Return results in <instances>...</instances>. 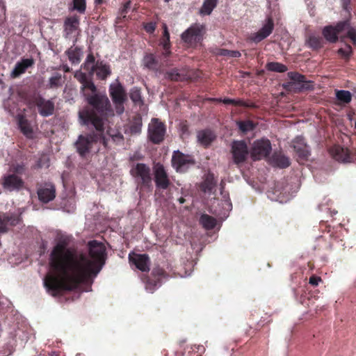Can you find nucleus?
I'll use <instances>...</instances> for the list:
<instances>
[{"instance_id":"obj_1","label":"nucleus","mask_w":356,"mask_h":356,"mask_svg":"<svg viewBox=\"0 0 356 356\" xmlns=\"http://www.w3.org/2000/svg\"><path fill=\"white\" fill-rule=\"evenodd\" d=\"M69 244L68 237L60 238L49 255L50 270L44 279V286L54 297L89 282L100 272L106 259V247L102 243L95 240L88 243L91 259Z\"/></svg>"},{"instance_id":"obj_2","label":"nucleus","mask_w":356,"mask_h":356,"mask_svg":"<svg viewBox=\"0 0 356 356\" xmlns=\"http://www.w3.org/2000/svg\"><path fill=\"white\" fill-rule=\"evenodd\" d=\"M87 96L86 100L91 107H86L79 111L80 123L84 126L92 125L96 131L106 129L104 120L107 118L108 112L111 111L108 98L100 94Z\"/></svg>"},{"instance_id":"obj_3","label":"nucleus","mask_w":356,"mask_h":356,"mask_svg":"<svg viewBox=\"0 0 356 356\" xmlns=\"http://www.w3.org/2000/svg\"><path fill=\"white\" fill-rule=\"evenodd\" d=\"M104 129L102 131H92L86 134L78 136L74 143L77 153L82 158L86 157L91 152L94 144L100 142L104 148H108V139L106 137Z\"/></svg>"},{"instance_id":"obj_4","label":"nucleus","mask_w":356,"mask_h":356,"mask_svg":"<svg viewBox=\"0 0 356 356\" xmlns=\"http://www.w3.org/2000/svg\"><path fill=\"white\" fill-rule=\"evenodd\" d=\"M205 33V26L195 23L181 33V39L188 47H195L203 40Z\"/></svg>"},{"instance_id":"obj_5","label":"nucleus","mask_w":356,"mask_h":356,"mask_svg":"<svg viewBox=\"0 0 356 356\" xmlns=\"http://www.w3.org/2000/svg\"><path fill=\"white\" fill-rule=\"evenodd\" d=\"M130 174L140 187L149 188L152 185L151 169L147 165L142 163L134 165L130 170Z\"/></svg>"},{"instance_id":"obj_6","label":"nucleus","mask_w":356,"mask_h":356,"mask_svg":"<svg viewBox=\"0 0 356 356\" xmlns=\"http://www.w3.org/2000/svg\"><path fill=\"white\" fill-rule=\"evenodd\" d=\"M171 163L172 168L177 172H186L188 168L195 165L193 156L185 154L179 150L174 151L172 156Z\"/></svg>"},{"instance_id":"obj_7","label":"nucleus","mask_w":356,"mask_h":356,"mask_svg":"<svg viewBox=\"0 0 356 356\" xmlns=\"http://www.w3.org/2000/svg\"><path fill=\"white\" fill-rule=\"evenodd\" d=\"M289 81L283 83V88L289 92H298L309 88V81H306L305 76L296 72H288Z\"/></svg>"},{"instance_id":"obj_8","label":"nucleus","mask_w":356,"mask_h":356,"mask_svg":"<svg viewBox=\"0 0 356 356\" xmlns=\"http://www.w3.org/2000/svg\"><path fill=\"white\" fill-rule=\"evenodd\" d=\"M166 129L158 118H152L147 130L148 139L154 144H160L164 140Z\"/></svg>"},{"instance_id":"obj_9","label":"nucleus","mask_w":356,"mask_h":356,"mask_svg":"<svg viewBox=\"0 0 356 356\" xmlns=\"http://www.w3.org/2000/svg\"><path fill=\"white\" fill-rule=\"evenodd\" d=\"M231 153L234 163L241 164L246 161L249 153L248 145L245 140H234L231 145Z\"/></svg>"},{"instance_id":"obj_10","label":"nucleus","mask_w":356,"mask_h":356,"mask_svg":"<svg viewBox=\"0 0 356 356\" xmlns=\"http://www.w3.org/2000/svg\"><path fill=\"white\" fill-rule=\"evenodd\" d=\"M272 149L271 144L268 139L257 140L254 142L250 149V156L253 161L261 160L267 157Z\"/></svg>"},{"instance_id":"obj_11","label":"nucleus","mask_w":356,"mask_h":356,"mask_svg":"<svg viewBox=\"0 0 356 356\" xmlns=\"http://www.w3.org/2000/svg\"><path fill=\"white\" fill-rule=\"evenodd\" d=\"M74 78L81 84V92L85 99H87V95L90 96L97 94V88L91 76L89 78L86 73L77 71L74 74Z\"/></svg>"},{"instance_id":"obj_12","label":"nucleus","mask_w":356,"mask_h":356,"mask_svg":"<svg viewBox=\"0 0 356 356\" xmlns=\"http://www.w3.org/2000/svg\"><path fill=\"white\" fill-rule=\"evenodd\" d=\"M154 180L159 189L165 190L171 184L167 171L163 165L159 163L154 166Z\"/></svg>"},{"instance_id":"obj_13","label":"nucleus","mask_w":356,"mask_h":356,"mask_svg":"<svg viewBox=\"0 0 356 356\" xmlns=\"http://www.w3.org/2000/svg\"><path fill=\"white\" fill-rule=\"evenodd\" d=\"M37 194L41 202L49 203L56 197L55 185L49 181L38 184Z\"/></svg>"},{"instance_id":"obj_14","label":"nucleus","mask_w":356,"mask_h":356,"mask_svg":"<svg viewBox=\"0 0 356 356\" xmlns=\"http://www.w3.org/2000/svg\"><path fill=\"white\" fill-rule=\"evenodd\" d=\"M1 185L5 191H19L24 187V181L16 174H8L2 177Z\"/></svg>"},{"instance_id":"obj_15","label":"nucleus","mask_w":356,"mask_h":356,"mask_svg":"<svg viewBox=\"0 0 356 356\" xmlns=\"http://www.w3.org/2000/svg\"><path fill=\"white\" fill-rule=\"evenodd\" d=\"M80 19L77 15H72L65 18L64 21L63 36L66 39L74 38V44L76 42V32L79 30Z\"/></svg>"},{"instance_id":"obj_16","label":"nucleus","mask_w":356,"mask_h":356,"mask_svg":"<svg viewBox=\"0 0 356 356\" xmlns=\"http://www.w3.org/2000/svg\"><path fill=\"white\" fill-rule=\"evenodd\" d=\"M350 24L348 22H341L338 23L336 26H327L323 29V35L327 40L331 42H335L337 40L338 35L342 33L348 35V30Z\"/></svg>"},{"instance_id":"obj_17","label":"nucleus","mask_w":356,"mask_h":356,"mask_svg":"<svg viewBox=\"0 0 356 356\" xmlns=\"http://www.w3.org/2000/svg\"><path fill=\"white\" fill-rule=\"evenodd\" d=\"M32 103L37 107L39 114L42 117H48L54 114L55 105L49 99H45L40 95L35 96Z\"/></svg>"},{"instance_id":"obj_18","label":"nucleus","mask_w":356,"mask_h":356,"mask_svg":"<svg viewBox=\"0 0 356 356\" xmlns=\"http://www.w3.org/2000/svg\"><path fill=\"white\" fill-rule=\"evenodd\" d=\"M273 19L271 17H268L263 26L257 33H251L248 39V40L257 44L268 37L273 33Z\"/></svg>"},{"instance_id":"obj_19","label":"nucleus","mask_w":356,"mask_h":356,"mask_svg":"<svg viewBox=\"0 0 356 356\" xmlns=\"http://www.w3.org/2000/svg\"><path fill=\"white\" fill-rule=\"evenodd\" d=\"M129 259L140 270L143 272H148L149 270L150 259L147 254H134L132 256L129 254Z\"/></svg>"},{"instance_id":"obj_20","label":"nucleus","mask_w":356,"mask_h":356,"mask_svg":"<svg viewBox=\"0 0 356 356\" xmlns=\"http://www.w3.org/2000/svg\"><path fill=\"white\" fill-rule=\"evenodd\" d=\"M293 147L300 161H305L309 155V147L306 145L305 139L297 137L293 141Z\"/></svg>"},{"instance_id":"obj_21","label":"nucleus","mask_w":356,"mask_h":356,"mask_svg":"<svg viewBox=\"0 0 356 356\" xmlns=\"http://www.w3.org/2000/svg\"><path fill=\"white\" fill-rule=\"evenodd\" d=\"M34 64L35 60L33 58H22L20 61L15 64L11 72L12 77L16 78L19 76L21 74L25 73L28 68L33 67Z\"/></svg>"},{"instance_id":"obj_22","label":"nucleus","mask_w":356,"mask_h":356,"mask_svg":"<svg viewBox=\"0 0 356 356\" xmlns=\"http://www.w3.org/2000/svg\"><path fill=\"white\" fill-rule=\"evenodd\" d=\"M109 92L113 103H124L126 92L120 83L111 85Z\"/></svg>"},{"instance_id":"obj_23","label":"nucleus","mask_w":356,"mask_h":356,"mask_svg":"<svg viewBox=\"0 0 356 356\" xmlns=\"http://www.w3.org/2000/svg\"><path fill=\"white\" fill-rule=\"evenodd\" d=\"M330 154L335 160L340 162H349L350 156L347 149L334 145L330 149Z\"/></svg>"},{"instance_id":"obj_24","label":"nucleus","mask_w":356,"mask_h":356,"mask_svg":"<svg viewBox=\"0 0 356 356\" xmlns=\"http://www.w3.org/2000/svg\"><path fill=\"white\" fill-rule=\"evenodd\" d=\"M270 163L280 168H286L290 165L289 159L281 152H275L270 159Z\"/></svg>"},{"instance_id":"obj_25","label":"nucleus","mask_w":356,"mask_h":356,"mask_svg":"<svg viewBox=\"0 0 356 356\" xmlns=\"http://www.w3.org/2000/svg\"><path fill=\"white\" fill-rule=\"evenodd\" d=\"M96 76L101 80H105L111 75V70L109 65L105 63L103 60H97L95 65Z\"/></svg>"},{"instance_id":"obj_26","label":"nucleus","mask_w":356,"mask_h":356,"mask_svg":"<svg viewBox=\"0 0 356 356\" xmlns=\"http://www.w3.org/2000/svg\"><path fill=\"white\" fill-rule=\"evenodd\" d=\"M18 125L22 133L28 138H33V131L29 120L23 115L18 117Z\"/></svg>"},{"instance_id":"obj_27","label":"nucleus","mask_w":356,"mask_h":356,"mask_svg":"<svg viewBox=\"0 0 356 356\" xmlns=\"http://www.w3.org/2000/svg\"><path fill=\"white\" fill-rule=\"evenodd\" d=\"M72 64H79L81 60L82 50L79 47H71L65 51Z\"/></svg>"},{"instance_id":"obj_28","label":"nucleus","mask_w":356,"mask_h":356,"mask_svg":"<svg viewBox=\"0 0 356 356\" xmlns=\"http://www.w3.org/2000/svg\"><path fill=\"white\" fill-rule=\"evenodd\" d=\"M214 134L210 130H202L197 133L198 141L204 146H209L215 139Z\"/></svg>"},{"instance_id":"obj_29","label":"nucleus","mask_w":356,"mask_h":356,"mask_svg":"<svg viewBox=\"0 0 356 356\" xmlns=\"http://www.w3.org/2000/svg\"><path fill=\"white\" fill-rule=\"evenodd\" d=\"M144 66L153 71H157L159 67V60L153 54H147L143 60Z\"/></svg>"},{"instance_id":"obj_30","label":"nucleus","mask_w":356,"mask_h":356,"mask_svg":"<svg viewBox=\"0 0 356 356\" xmlns=\"http://www.w3.org/2000/svg\"><path fill=\"white\" fill-rule=\"evenodd\" d=\"M220 102H222L225 104H232L234 106H243L245 108H254L257 107L254 103L248 102L241 99H230V98H224V99H221Z\"/></svg>"},{"instance_id":"obj_31","label":"nucleus","mask_w":356,"mask_h":356,"mask_svg":"<svg viewBox=\"0 0 356 356\" xmlns=\"http://www.w3.org/2000/svg\"><path fill=\"white\" fill-rule=\"evenodd\" d=\"M143 280L145 284V289L151 293H153L156 289L161 285L159 277L155 278L152 275L144 277Z\"/></svg>"},{"instance_id":"obj_32","label":"nucleus","mask_w":356,"mask_h":356,"mask_svg":"<svg viewBox=\"0 0 356 356\" xmlns=\"http://www.w3.org/2000/svg\"><path fill=\"white\" fill-rule=\"evenodd\" d=\"M64 81L65 78L63 77L62 74L56 72L49 78L47 87L51 89L60 88L63 86Z\"/></svg>"},{"instance_id":"obj_33","label":"nucleus","mask_w":356,"mask_h":356,"mask_svg":"<svg viewBox=\"0 0 356 356\" xmlns=\"http://www.w3.org/2000/svg\"><path fill=\"white\" fill-rule=\"evenodd\" d=\"M200 222L204 228L208 230L213 229L216 225V220L213 217L205 213L200 216Z\"/></svg>"},{"instance_id":"obj_34","label":"nucleus","mask_w":356,"mask_h":356,"mask_svg":"<svg viewBox=\"0 0 356 356\" xmlns=\"http://www.w3.org/2000/svg\"><path fill=\"white\" fill-rule=\"evenodd\" d=\"M218 0H204L200 8V14L203 15H209L213 10L216 7Z\"/></svg>"},{"instance_id":"obj_35","label":"nucleus","mask_w":356,"mask_h":356,"mask_svg":"<svg viewBox=\"0 0 356 356\" xmlns=\"http://www.w3.org/2000/svg\"><path fill=\"white\" fill-rule=\"evenodd\" d=\"M163 35L161 38V44L165 51H168L171 47L170 41V33L168 31V26L163 23L162 25Z\"/></svg>"},{"instance_id":"obj_36","label":"nucleus","mask_w":356,"mask_h":356,"mask_svg":"<svg viewBox=\"0 0 356 356\" xmlns=\"http://www.w3.org/2000/svg\"><path fill=\"white\" fill-rule=\"evenodd\" d=\"M106 137L109 140V138L116 144H119L124 140V137L120 131L115 132L111 127H108L104 131Z\"/></svg>"},{"instance_id":"obj_37","label":"nucleus","mask_w":356,"mask_h":356,"mask_svg":"<svg viewBox=\"0 0 356 356\" xmlns=\"http://www.w3.org/2000/svg\"><path fill=\"white\" fill-rule=\"evenodd\" d=\"M267 70L275 72H285L288 70L287 67L278 62H269L266 65Z\"/></svg>"},{"instance_id":"obj_38","label":"nucleus","mask_w":356,"mask_h":356,"mask_svg":"<svg viewBox=\"0 0 356 356\" xmlns=\"http://www.w3.org/2000/svg\"><path fill=\"white\" fill-rule=\"evenodd\" d=\"M336 98L339 102L343 104L349 103L352 99L351 93L348 90H339L335 92Z\"/></svg>"},{"instance_id":"obj_39","label":"nucleus","mask_w":356,"mask_h":356,"mask_svg":"<svg viewBox=\"0 0 356 356\" xmlns=\"http://www.w3.org/2000/svg\"><path fill=\"white\" fill-rule=\"evenodd\" d=\"M238 129L243 133H247L250 131H252L255 128V124L251 120H240L236 122Z\"/></svg>"},{"instance_id":"obj_40","label":"nucleus","mask_w":356,"mask_h":356,"mask_svg":"<svg viewBox=\"0 0 356 356\" xmlns=\"http://www.w3.org/2000/svg\"><path fill=\"white\" fill-rule=\"evenodd\" d=\"M86 9V0H73L72 7H70V10H76L80 14H83Z\"/></svg>"},{"instance_id":"obj_41","label":"nucleus","mask_w":356,"mask_h":356,"mask_svg":"<svg viewBox=\"0 0 356 356\" xmlns=\"http://www.w3.org/2000/svg\"><path fill=\"white\" fill-rule=\"evenodd\" d=\"M130 98L134 104H142L143 103L141 90L137 87H134L131 90Z\"/></svg>"},{"instance_id":"obj_42","label":"nucleus","mask_w":356,"mask_h":356,"mask_svg":"<svg viewBox=\"0 0 356 356\" xmlns=\"http://www.w3.org/2000/svg\"><path fill=\"white\" fill-rule=\"evenodd\" d=\"M142 119L140 117L135 118L133 122L130 126V131L131 134H139L141 131Z\"/></svg>"},{"instance_id":"obj_43","label":"nucleus","mask_w":356,"mask_h":356,"mask_svg":"<svg viewBox=\"0 0 356 356\" xmlns=\"http://www.w3.org/2000/svg\"><path fill=\"white\" fill-rule=\"evenodd\" d=\"M166 77L172 81H181L184 79V75L179 72L177 69H172L166 73Z\"/></svg>"},{"instance_id":"obj_44","label":"nucleus","mask_w":356,"mask_h":356,"mask_svg":"<svg viewBox=\"0 0 356 356\" xmlns=\"http://www.w3.org/2000/svg\"><path fill=\"white\" fill-rule=\"evenodd\" d=\"M218 55L222 56H228L232 58H239L241 54L238 51L228 50L226 49H220L218 53Z\"/></svg>"},{"instance_id":"obj_45","label":"nucleus","mask_w":356,"mask_h":356,"mask_svg":"<svg viewBox=\"0 0 356 356\" xmlns=\"http://www.w3.org/2000/svg\"><path fill=\"white\" fill-rule=\"evenodd\" d=\"M26 170V168L24 163L13 164L11 167V174H16L17 176H20L24 174Z\"/></svg>"},{"instance_id":"obj_46","label":"nucleus","mask_w":356,"mask_h":356,"mask_svg":"<svg viewBox=\"0 0 356 356\" xmlns=\"http://www.w3.org/2000/svg\"><path fill=\"white\" fill-rule=\"evenodd\" d=\"M49 159L47 156H42L36 161L35 165H33L32 168L33 170H38L42 168L43 167H49Z\"/></svg>"},{"instance_id":"obj_47","label":"nucleus","mask_w":356,"mask_h":356,"mask_svg":"<svg viewBox=\"0 0 356 356\" xmlns=\"http://www.w3.org/2000/svg\"><path fill=\"white\" fill-rule=\"evenodd\" d=\"M151 275L155 278L159 277V281H161V279L166 277L167 273L162 268L158 266L152 269Z\"/></svg>"},{"instance_id":"obj_48","label":"nucleus","mask_w":356,"mask_h":356,"mask_svg":"<svg viewBox=\"0 0 356 356\" xmlns=\"http://www.w3.org/2000/svg\"><path fill=\"white\" fill-rule=\"evenodd\" d=\"M352 53V48L349 44H345L338 50V54L344 58H348Z\"/></svg>"},{"instance_id":"obj_49","label":"nucleus","mask_w":356,"mask_h":356,"mask_svg":"<svg viewBox=\"0 0 356 356\" xmlns=\"http://www.w3.org/2000/svg\"><path fill=\"white\" fill-rule=\"evenodd\" d=\"M156 22H147V23H145L143 24V28L145 29V31L149 33V34H152L156 29Z\"/></svg>"},{"instance_id":"obj_50","label":"nucleus","mask_w":356,"mask_h":356,"mask_svg":"<svg viewBox=\"0 0 356 356\" xmlns=\"http://www.w3.org/2000/svg\"><path fill=\"white\" fill-rule=\"evenodd\" d=\"M82 67L88 72L90 76H93L95 72V65H92L90 63H88L85 60V62L82 64Z\"/></svg>"},{"instance_id":"obj_51","label":"nucleus","mask_w":356,"mask_h":356,"mask_svg":"<svg viewBox=\"0 0 356 356\" xmlns=\"http://www.w3.org/2000/svg\"><path fill=\"white\" fill-rule=\"evenodd\" d=\"M310 298L311 295L309 292L308 293H302L300 296V302L302 305H305L306 306L309 307L310 304Z\"/></svg>"},{"instance_id":"obj_52","label":"nucleus","mask_w":356,"mask_h":356,"mask_svg":"<svg viewBox=\"0 0 356 356\" xmlns=\"http://www.w3.org/2000/svg\"><path fill=\"white\" fill-rule=\"evenodd\" d=\"M348 37L353 41V42L356 45V30L349 26L348 30Z\"/></svg>"},{"instance_id":"obj_53","label":"nucleus","mask_w":356,"mask_h":356,"mask_svg":"<svg viewBox=\"0 0 356 356\" xmlns=\"http://www.w3.org/2000/svg\"><path fill=\"white\" fill-rule=\"evenodd\" d=\"M131 7V1H128L126 3H124L122 7L120 9V14L122 16V17H125L127 13H128V10H129Z\"/></svg>"},{"instance_id":"obj_54","label":"nucleus","mask_w":356,"mask_h":356,"mask_svg":"<svg viewBox=\"0 0 356 356\" xmlns=\"http://www.w3.org/2000/svg\"><path fill=\"white\" fill-rule=\"evenodd\" d=\"M86 60L88 63H92V65H96L95 58L92 52L89 53L86 58Z\"/></svg>"},{"instance_id":"obj_55","label":"nucleus","mask_w":356,"mask_h":356,"mask_svg":"<svg viewBox=\"0 0 356 356\" xmlns=\"http://www.w3.org/2000/svg\"><path fill=\"white\" fill-rule=\"evenodd\" d=\"M115 104L116 112L118 114H122L124 111V103H114Z\"/></svg>"},{"instance_id":"obj_56","label":"nucleus","mask_w":356,"mask_h":356,"mask_svg":"<svg viewBox=\"0 0 356 356\" xmlns=\"http://www.w3.org/2000/svg\"><path fill=\"white\" fill-rule=\"evenodd\" d=\"M321 281V277L313 276V286H317Z\"/></svg>"},{"instance_id":"obj_57","label":"nucleus","mask_w":356,"mask_h":356,"mask_svg":"<svg viewBox=\"0 0 356 356\" xmlns=\"http://www.w3.org/2000/svg\"><path fill=\"white\" fill-rule=\"evenodd\" d=\"M60 69H62L65 72H70L71 68L67 65H63L60 66Z\"/></svg>"},{"instance_id":"obj_58","label":"nucleus","mask_w":356,"mask_h":356,"mask_svg":"<svg viewBox=\"0 0 356 356\" xmlns=\"http://www.w3.org/2000/svg\"><path fill=\"white\" fill-rule=\"evenodd\" d=\"M306 44L309 47H312V35H307V38H306Z\"/></svg>"},{"instance_id":"obj_59","label":"nucleus","mask_w":356,"mask_h":356,"mask_svg":"<svg viewBox=\"0 0 356 356\" xmlns=\"http://www.w3.org/2000/svg\"><path fill=\"white\" fill-rule=\"evenodd\" d=\"M207 101L211 102H221V98L210 97V98L207 99Z\"/></svg>"},{"instance_id":"obj_60","label":"nucleus","mask_w":356,"mask_h":356,"mask_svg":"<svg viewBox=\"0 0 356 356\" xmlns=\"http://www.w3.org/2000/svg\"><path fill=\"white\" fill-rule=\"evenodd\" d=\"M350 1V0H343V7L344 8V9H348V6L349 5Z\"/></svg>"},{"instance_id":"obj_61","label":"nucleus","mask_w":356,"mask_h":356,"mask_svg":"<svg viewBox=\"0 0 356 356\" xmlns=\"http://www.w3.org/2000/svg\"><path fill=\"white\" fill-rule=\"evenodd\" d=\"M206 188H205V191L206 190H208V191H211L212 189V186H211L210 183L208 181V180H207L206 183Z\"/></svg>"},{"instance_id":"obj_62","label":"nucleus","mask_w":356,"mask_h":356,"mask_svg":"<svg viewBox=\"0 0 356 356\" xmlns=\"http://www.w3.org/2000/svg\"><path fill=\"white\" fill-rule=\"evenodd\" d=\"M178 201L180 204H184L186 200L183 197H181L178 199Z\"/></svg>"},{"instance_id":"obj_63","label":"nucleus","mask_w":356,"mask_h":356,"mask_svg":"<svg viewBox=\"0 0 356 356\" xmlns=\"http://www.w3.org/2000/svg\"><path fill=\"white\" fill-rule=\"evenodd\" d=\"M95 4L100 5L103 3V0H95Z\"/></svg>"},{"instance_id":"obj_64","label":"nucleus","mask_w":356,"mask_h":356,"mask_svg":"<svg viewBox=\"0 0 356 356\" xmlns=\"http://www.w3.org/2000/svg\"><path fill=\"white\" fill-rule=\"evenodd\" d=\"M316 41L315 40V39L313 38V43H312V45H313V48L314 47H317V44H316Z\"/></svg>"}]
</instances>
